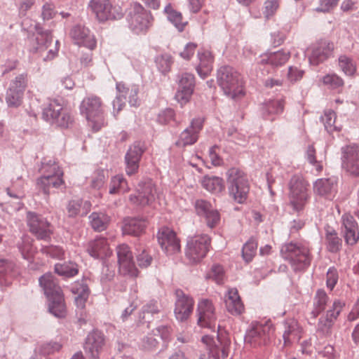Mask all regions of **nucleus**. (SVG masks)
Segmentation results:
<instances>
[{"label": "nucleus", "mask_w": 359, "mask_h": 359, "mask_svg": "<svg viewBox=\"0 0 359 359\" xmlns=\"http://www.w3.org/2000/svg\"><path fill=\"white\" fill-rule=\"evenodd\" d=\"M344 306V303L335 300L332 309L327 310L326 313L320 318L318 330L323 334H329Z\"/></svg>", "instance_id": "6ab92c4d"}, {"label": "nucleus", "mask_w": 359, "mask_h": 359, "mask_svg": "<svg viewBox=\"0 0 359 359\" xmlns=\"http://www.w3.org/2000/svg\"><path fill=\"white\" fill-rule=\"evenodd\" d=\"M302 330L296 320H287L285 323V331L283 335L284 346H287L294 341H299L302 337Z\"/></svg>", "instance_id": "7c9ffc66"}, {"label": "nucleus", "mask_w": 359, "mask_h": 359, "mask_svg": "<svg viewBox=\"0 0 359 359\" xmlns=\"http://www.w3.org/2000/svg\"><path fill=\"white\" fill-rule=\"evenodd\" d=\"M341 233L348 245H355L359 240V229L353 216L344 214L341 217Z\"/></svg>", "instance_id": "aec40b11"}, {"label": "nucleus", "mask_w": 359, "mask_h": 359, "mask_svg": "<svg viewBox=\"0 0 359 359\" xmlns=\"http://www.w3.org/2000/svg\"><path fill=\"white\" fill-rule=\"evenodd\" d=\"M41 251L43 254H46L51 257L57 258V259H63L64 258V250L58 246H45L41 249Z\"/></svg>", "instance_id": "4d7b16f0"}, {"label": "nucleus", "mask_w": 359, "mask_h": 359, "mask_svg": "<svg viewBox=\"0 0 359 359\" xmlns=\"http://www.w3.org/2000/svg\"><path fill=\"white\" fill-rule=\"evenodd\" d=\"M194 90L191 88H182L179 87L176 94L175 100L182 107L189 102Z\"/></svg>", "instance_id": "6e6d98bb"}, {"label": "nucleus", "mask_w": 359, "mask_h": 359, "mask_svg": "<svg viewBox=\"0 0 359 359\" xmlns=\"http://www.w3.org/2000/svg\"><path fill=\"white\" fill-rule=\"evenodd\" d=\"M290 57V53L283 50L274 53H267L260 56L261 65H270L273 67H278L285 64Z\"/></svg>", "instance_id": "2f4dec72"}, {"label": "nucleus", "mask_w": 359, "mask_h": 359, "mask_svg": "<svg viewBox=\"0 0 359 359\" xmlns=\"http://www.w3.org/2000/svg\"><path fill=\"white\" fill-rule=\"evenodd\" d=\"M197 311L198 325L201 327L215 330L217 318L215 309L212 303L208 299L201 300L198 304Z\"/></svg>", "instance_id": "2eb2a0df"}, {"label": "nucleus", "mask_w": 359, "mask_h": 359, "mask_svg": "<svg viewBox=\"0 0 359 359\" xmlns=\"http://www.w3.org/2000/svg\"><path fill=\"white\" fill-rule=\"evenodd\" d=\"M57 15L55 6L51 3H46L42 6L41 17L43 20L53 19Z\"/></svg>", "instance_id": "e2e57ef3"}, {"label": "nucleus", "mask_w": 359, "mask_h": 359, "mask_svg": "<svg viewBox=\"0 0 359 359\" xmlns=\"http://www.w3.org/2000/svg\"><path fill=\"white\" fill-rule=\"evenodd\" d=\"M341 167L349 175L359 176V146L350 144L342 148Z\"/></svg>", "instance_id": "4468645a"}, {"label": "nucleus", "mask_w": 359, "mask_h": 359, "mask_svg": "<svg viewBox=\"0 0 359 359\" xmlns=\"http://www.w3.org/2000/svg\"><path fill=\"white\" fill-rule=\"evenodd\" d=\"M158 241L161 248L168 255L175 254L180 250V240L174 231L168 227H162L158 233Z\"/></svg>", "instance_id": "dca6fc26"}, {"label": "nucleus", "mask_w": 359, "mask_h": 359, "mask_svg": "<svg viewBox=\"0 0 359 359\" xmlns=\"http://www.w3.org/2000/svg\"><path fill=\"white\" fill-rule=\"evenodd\" d=\"M313 191L318 195L332 199L337 193V184L332 179H318L313 184Z\"/></svg>", "instance_id": "c756f323"}, {"label": "nucleus", "mask_w": 359, "mask_h": 359, "mask_svg": "<svg viewBox=\"0 0 359 359\" xmlns=\"http://www.w3.org/2000/svg\"><path fill=\"white\" fill-rule=\"evenodd\" d=\"M334 49V45L327 41H320L312 48L309 60L317 65L328 58Z\"/></svg>", "instance_id": "a878e982"}, {"label": "nucleus", "mask_w": 359, "mask_h": 359, "mask_svg": "<svg viewBox=\"0 0 359 359\" xmlns=\"http://www.w3.org/2000/svg\"><path fill=\"white\" fill-rule=\"evenodd\" d=\"M210 239L207 235H196L190 238L187 244L186 257L191 263L201 262L208 252Z\"/></svg>", "instance_id": "f8f14e48"}, {"label": "nucleus", "mask_w": 359, "mask_h": 359, "mask_svg": "<svg viewBox=\"0 0 359 359\" xmlns=\"http://www.w3.org/2000/svg\"><path fill=\"white\" fill-rule=\"evenodd\" d=\"M290 205L296 212L302 210L310 198L309 184L301 175H294L288 183Z\"/></svg>", "instance_id": "39448f33"}, {"label": "nucleus", "mask_w": 359, "mask_h": 359, "mask_svg": "<svg viewBox=\"0 0 359 359\" xmlns=\"http://www.w3.org/2000/svg\"><path fill=\"white\" fill-rule=\"evenodd\" d=\"M92 227L98 231L104 230L109 222V217L102 212H93L90 216Z\"/></svg>", "instance_id": "4c0bfd02"}, {"label": "nucleus", "mask_w": 359, "mask_h": 359, "mask_svg": "<svg viewBox=\"0 0 359 359\" xmlns=\"http://www.w3.org/2000/svg\"><path fill=\"white\" fill-rule=\"evenodd\" d=\"M153 16L139 4H134L129 14L130 28L137 34H146L153 24Z\"/></svg>", "instance_id": "1a4fd4ad"}, {"label": "nucleus", "mask_w": 359, "mask_h": 359, "mask_svg": "<svg viewBox=\"0 0 359 359\" xmlns=\"http://www.w3.org/2000/svg\"><path fill=\"white\" fill-rule=\"evenodd\" d=\"M336 114L331 109L325 110L324 115L322 116V121L324 123L325 129L332 133L335 130H340L341 126L336 123Z\"/></svg>", "instance_id": "a19ab883"}, {"label": "nucleus", "mask_w": 359, "mask_h": 359, "mask_svg": "<svg viewBox=\"0 0 359 359\" xmlns=\"http://www.w3.org/2000/svg\"><path fill=\"white\" fill-rule=\"evenodd\" d=\"M274 331V326L270 320L264 323L253 322L245 336V343L253 348L265 345Z\"/></svg>", "instance_id": "6e6552de"}, {"label": "nucleus", "mask_w": 359, "mask_h": 359, "mask_svg": "<svg viewBox=\"0 0 359 359\" xmlns=\"http://www.w3.org/2000/svg\"><path fill=\"white\" fill-rule=\"evenodd\" d=\"M147 226V222L137 218H128L124 220L123 232L125 234L139 236Z\"/></svg>", "instance_id": "72a5a7b5"}, {"label": "nucleus", "mask_w": 359, "mask_h": 359, "mask_svg": "<svg viewBox=\"0 0 359 359\" xmlns=\"http://www.w3.org/2000/svg\"><path fill=\"white\" fill-rule=\"evenodd\" d=\"M117 256L118 263L122 262V260L131 261L133 260L132 252L127 245H120L117 248Z\"/></svg>", "instance_id": "052dcab7"}, {"label": "nucleus", "mask_w": 359, "mask_h": 359, "mask_svg": "<svg viewBox=\"0 0 359 359\" xmlns=\"http://www.w3.org/2000/svg\"><path fill=\"white\" fill-rule=\"evenodd\" d=\"M27 223L30 231L37 238L42 240L50 238L52 231L50 229V224L46 220L40 218L33 212H28Z\"/></svg>", "instance_id": "412c9836"}, {"label": "nucleus", "mask_w": 359, "mask_h": 359, "mask_svg": "<svg viewBox=\"0 0 359 359\" xmlns=\"http://www.w3.org/2000/svg\"><path fill=\"white\" fill-rule=\"evenodd\" d=\"M128 190V184L122 175L114 176L110 183L109 194H114Z\"/></svg>", "instance_id": "a18cd8bd"}, {"label": "nucleus", "mask_w": 359, "mask_h": 359, "mask_svg": "<svg viewBox=\"0 0 359 359\" xmlns=\"http://www.w3.org/2000/svg\"><path fill=\"white\" fill-rule=\"evenodd\" d=\"M48 299V308L51 313L56 317L62 318L66 314V305L60 287L55 282L51 273H46L39 279Z\"/></svg>", "instance_id": "f03ea898"}, {"label": "nucleus", "mask_w": 359, "mask_h": 359, "mask_svg": "<svg viewBox=\"0 0 359 359\" xmlns=\"http://www.w3.org/2000/svg\"><path fill=\"white\" fill-rule=\"evenodd\" d=\"M201 342L205 345L210 354L215 359L226 358L229 355V346L223 344L221 349L216 345L214 337L210 335H204L201 339Z\"/></svg>", "instance_id": "473e14b6"}, {"label": "nucleus", "mask_w": 359, "mask_h": 359, "mask_svg": "<svg viewBox=\"0 0 359 359\" xmlns=\"http://www.w3.org/2000/svg\"><path fill=\"white\" fill-rule=\"evenodd\" d=\"M104 345V337L102 333L93 331L87 336L84 350L86 355L90 358H97Z\"/></svg>", "instance_id": "5701e85b"}, {"label": "nucleus", "mask_w": 359, "mask_h": 359, "mask_svg": "<svg viewBox=\"0 0 359 359\" xmlns=\"http://www.w3.org/2000/svg\"><path fill=\"white\" fill-rule=\"evenodd\" d=\"M45 174L36 181V186L47 197L50 194V187L59 188L65 184L64 172L57 163L50 161L43 168Z\"/></svg>", "instance_id": "0eeeda50"}, {"label": "nucleus", "mask_w": 359, "mask_h": 359, "mask_svg": "<svg viewBox=\"0 0 359 359\" xmlns=\"http://www.w3.org/2000/svg\"><path fill=\"white\" fill-rule=\"evenodd\" d=\"M179 87L182 88H194V76L192 74L184 73L182 75L179 82Z\"/></svg>", "instance_id": "338daca9"}, {"label": "nucleus", "mask_w": 359, "mask_h": 359, "mask_svg": "<svg viewBox=\"0 0 359 359\" xmlns=\"http://www.w3.org/2000/svg\"><path fill=\"white\" fill-rule=\"evenodd\" d=\"M203 218L207 226L210 229H213L217 226L220 222V214L217 210L214 208Z\"/></svg>", "instance_id": "13d9d810"}, {"label": "nucleus", "mask_w": 359, "mask_h": 359, "mask_svg": "<svg viewBox=\"0 0 359 359\" xmlns=\"http://www.w3.org/2000/svg\"><path fill=\"white\" fill-rule=\"evenodd\" d=\"M83 201L81 200H72L69 201L67 210L69 217H75L78 215L81 209L83 210L82 214L86 215L90 208V203L88 201H85L83 204Z\"/></svg>", "instance_id": "c9c22d12"}, {"label": "nucleus", "mask_w": 359, "mask_h": 359, "mask_svg": "<svg viewBox=\"0 0 359 359\" xmlns=\"http://www.w3.org/2000/svg\"><path fill=\"white\" fill-rule=\"evenodd\" d=\"M304 72L297 67H290L287 74L288 81L294 83L302 79Z\"/></svg>", "instance_id": "0e129e2a"}, {"label": "nucleus", "mask_w": 359, "mask_h": 359, "mask_svg": "<svg viewBox=\"0 0 359 359\" xmlns=\"http://www.w3.org/2000/svg\"><path fill=\"white\" fill-rule=\"evenodd\" d=\"M156 190L154 186L151 183H146L142 191L138 194L131 195L130 200L135 204L140 205H151L156 199Z\"/></svg>", "instance_id": "cd10ccee"}, {"label": "nucleus", "mask_w": 359, "mask_h": 359, "mask_svg": "<svg viewBox=\"0 0 359 359\" xmlns=\"http://www.w3.org/2000/svg\"><path fill=\"white\" fill-rule=\"evenodd\" d=\"M144 150L140 143L132 145L126 154V173L128 175H133L137 172L139 161Z\"/></svg>", "instance_id": "393cba45"}, {"label": "nucleus", "mask_w": 359, "mask_h": 359, "mask_svg": "<svg viewBox=\"0 0 359 359\" xmlns=\"http://www.w3.org/2000/svg\"><path fill=\"white\" fill-rule=\"evenodd\" d=\"M323 82L333 89H338L344 86L343 79L335 74L325 76Z\"/></svg>", "instance_id": "5fc2aeb1"}, {"label": "nucleus", "mask_w": 359, "mask_h": 359, "mask_svg": "<svg viewBox=\"0 0 359 359\" xmlns=\"http://www.w3.org/2000/svg\"><path fill=\"white\" fill-rule=\"evenodd\" d=\"M201 184L207 191L214 194L221 193L224 189V180L218 177L205 176Z\"/></svg>", "instance_id": "f704fd0d"}, {"label": "nucleus", "mask_w": 359, "mask_h": 359, "mask_svg": "<svg viewBox=\"0 0 359 359\" xmlns=\"http://www.w3.org/2000/svg\"><path fill=\"white\" fill-rule=\"evenodd\" d=\"M328 299L325 291L321 290L317 291L314 298V312L316 313V316L324 311Z\"/></svg>", "instance_id": "de8ad7c7"}, {"label": "nucleus", "mask_w": 359, "mask_h": 359, "mask_svg": "<svg viewBox=\"0 0 359 359\" xmlns=\"http://www.w3.org/2000/svg\"><path fill=\"white\" fill-rule=\"evenodd\" d=\"M257 243L254 238H250L243 246L242 253L243 259L250 262L256 254Z\"/></svg>", "instance_id": "8fccbe9b"}, {"label": "nucleus", "mask_w": 359, "mask_h": 359, "mask_svg": "<svg viewBox=\"0 0 359 359\" xmlns=\"http://www.w3.org/2000/svg\"><path fill=\"white\" fill-rule=\"evenodd\" d=\"M177 300L175 308V315L180 321L186 320L192 313L194 300L184 294L182 290L176 291Z\"/></svg>", "instance_id": "4be33fe9"}, {"label": "nucleus", "mask_w": 359, "mask_h": 359, "mask_svg": "<svg viewBox=\"0 0 359 359\" xmlns=\"http://www.w3.org/2000/svg\"><path fill=\"white\" fill-rule=\"evenodd\" d=\"M325 243L327 250L332 252H337L341 247V240L339 238L337 233L334 230L327 231Z\"/></svg>", "instance_id": "c03bdc74"}, {"label": "nucleus", "mask_w": 359, "mask_h": 359, "mask_svg": "<svg viewBox=\"0 0 359 359\" xmlns=\"http://www.w3.org/2000/svg\"><path fill=\"white\" fill-rule=\"evenodd\" d=\"M229 196L237 203H245L250 192V183L246 174L236 168L226 173Z\"/></svg>", "instance_id": "7ed1b4c3"}, {"label": "nucleus", "mask_w": 359, "mask_h": 359, "mask_svg": "<svg viewBox=\"0 0 359 359\" xmlns=\"http://www.w3.org/2000/svg\"><path fill=\"white\" fill-rule=\"evenodd\" d=\"M284 103L282 100L271 101L266 104L269 114H278L283 111Z\"/></svg>", "instance_id": "774afa93"}, {"label": "nucleus", "mask_w": 359, "mask_h": 359, "mask_svg": "<svg viewBox=\"0 0 359 359\" xmlns=\"http://www.w3.org/2000/svg\"><path fill=\"white\" fill-rule=\"evenodd\" d=\"M55 271L60 276L69 278L78 273V267L77 264L73 262L57 264L55 266Z\"/></svg>", "instance_id": "79ce46f5"}, {"label": "nucleus", "mask_w": 359, "mask_h": 359, "mask_svg": "<svg viewBox=\"0 0 359 359\" xmlns=\"http://www.w3.org/2000/svg\"><path fill=\"white\" fill-rule=\"evenodd\" d=\"M283 257L288 260L294 270H302L311 262L309 250L294 243H288L281 250Z\"/></svg>", "instance_id": "9b49d317"}, {"label": "nucleus", "mask_w": 359, "mask_h": 359, "mask_svg": "<svg viewBox=\"0 0 359 359\" xmlns=\"http://www.w3.org/2000/svg\"><path fill=\"white\" fill-rule=\"evenodd\" d=\"M80 111L93 131L97 132L106 125L102 102L99 97L90 95L85 97L81 103Z\"/></svg>", "instance_id": "20e7f679"}, {"label": "nucleus", "mask_w": 359, "mask_h": 359, "mask_svg": "<svg viewBox=\"0 0 359 359\" xmlns=\"http://www.w3.org/2000/svg\"><path fill=\"white\" fill-rule=\"evenodd\" d=\"M224 302L227 311L232 315H240L245 310L244 304L236 288H231L228 290L225 295Z\"/></svg>", "instance_id": "bb28decb"}, {"label": "nucleus", "mask_w": 359, "mask_h": 359, "mask_svg": "<svg viewBox=\"0 0 359 359\" xmlns=\"http://www.w3.org/2000/svg\"><path fill=\"white\" fill-rule=\"evenodd\" d=\"M339 279L337 269L334 267L330 268L327 273L326 285L327 288L332 290Z\"/></svg>", "instance_id": "69168bd1"}, {"label": "nucleus", "mask_w": 359, "mask_h": 359, "mask_svg": "<svg viewBox=\"0 0 359 359\" xmlns=\"http://www.w3.org/2000/svg\"><path fill=\"white\" fill-rule=\"evenodd\" d=\"M165 11L169 21L171 22L180 32L183 31L187 25V22L183 20L182 13L174 10L170 6H167L165 8Z\"/></svg>", "instance_id": "e433bc0d"}, {"label": "nucleus", "mask_w": 359, "mask_h": 359, "mask_svg": "<svg viewBox=\"0 0 359 359\" xmlns=\"http://www.w3.org/2000/svg\"><path fill=\"white\" fill-rule=\"evenodd\" d=\"M86 250L91 257L96 259H105L112 255V250L107 240L102 237L90 241Z\"/></svg>", "instance_id": "b1692460"}, {"label": "nucleus", "mask_w": 359, "mask_h": 359, "mask_svg": "<svg viewBox=\"0 0 359 359\" xmlns=\"http://www.w3.org/2000/svg\"><path fill=\"white\" fill-rule=\"evenodd\" d=\"M280 0H266L262 7V14L266 20L273 18L280 8Z\"/></svg>", "instance_id": "49530a36"}, {"label": "nucleus", "mask_w": 359, "mask_h": 359, "mask_svg": "<svg viewBox=\"0 0 359 359\" xmlns=\"http://www.w3.org/2000/svg\"><path fill=\"white\" fill-rule=\"evenodd\" d=\"M196 213L199 216L205 217L212 210L214 209L212 204L204 199H197L194 204Z\"/></svg>", "instance_id": "09e8293b"}, {"label": "nucleus", "mask_w": 359, "mask_h": 359, "mask_svg": "<svg viewBox=\"0 0 359 359\" xmlns=\"http://www.w3.org/2000/svg\"><path fill=\"white\" fill-rule=\"evenodd\" d=\"M43 118L51 125L61 128H67L72 126L74 116L69 109L63 107L57 100L50 101L43 111Z\"/></svg>", "instance_id": "423d86ee"}, {"label": "nucleus", "mask_w": 359, "mask_h": 359, "mask_svg": "<svg viewBox=\"0 0 359 359\" xmlns=\"http://www.w3.org/2000/svg\"><path fill=\"white\" fill-rule=\"evenodd\" d=\"M106 175L104 170H97L92 178L91 187L96 189L102 188L105 182Z\"/></svg>", "instance_id": "680f3d73"}, {"label": "nucleus", "mask_w": 359, "mask_h": 359, "mask_svg": "<svg viewBox=\"0 0 359 359\" xmlns=\"http://www.w3.org/2000/svg\"><path fill=\"white\" fill-rule=\"evenodd\" d=\"M27 82L26 74H20L10 81L5 96L6 102L9 107L17 108L22 104Z\"/></svg>", "instance_id": "ddd939ff"}, {"label": "nucleus", "mask_w": 359, "mask_h": 359, "mask_svg": "<svg viewBox=\"0 0 359 359\" xmlns=\"http://www.w3.org/2000/svg\"><path fill=\"white\" fill-rule=\"evenodd\" d=\"M88 8L100 22L118 20L123 16L121 8L114 6L110 0H90Z\"/></svg>", "instance_id": "9d476101"}, {"label": "nucleus", "mask_w": 359, "mask_h": 359, "mask_svg": "<svg viewBox=\"0 0 359 359\" xmlns=\"http://www.w3.org/2000/svg\"><path fill=\"white\" fill-rule=\"evenodd\" d=\"M199 64L196 67V71L201 78H205L210 74L212 70L214 56L208 50H201L198 53Z\"/></svg>", "instance_id": "c85d7f7f"}, {"label": "nucleus", "mask_w": 359, "mask_h": 359, "mask_svg": "<svg viewBox=\"0 0 359 359\" xmlns=\"http://www.w3.org/2000/svg\"><path fill=\"white\" fill-rule=\"evenodd\" d=\"M339 66L341 70L347 76H353L357 70L355 62L346 55L339 57Z\"/></svg>", "instance_id": "37998d69"}, {"label": "nucleus", "mask_w": 359, "mask_h": 359, "mask_svg": "<svg viewBox=\"0 0 359 359\" xmlns=\"http://www.w3.org/2000/svg\"><path fill=\"white\" fill-rule=\"evenodd\" d=\"M35 39L36 43L34 46L35 51L41 55L43 60H51L56 57L58 51L57 47L47 50L52 42V36L49 32L38 31Z\"/></svg>", "instance_id": "a211bd4d"}, {"label": "nucleus", "mask_w": 359, "mask_h": 359, "mask_svg": "<svg viewBox=\"0 0 359 359\" xmlns=\"http://www.w3.org/2000/svg\"><path fill=\"white\" fill-rule=\"evenodd\" d=\"M218 83L224 94L233 100H240L245 95L243 78L231 67L224 66L219 69Z\"/></svg>", "instance_id": "f257e3e1"}, {"label": "nucleus", "mask_w": 359, "mask_h": 359, "mask_svg": "<svg viewBox=\"0 0 359 359\" xmlns=\"http://www.w3.org/2000/svg\"><path fill=\"white\" fill-rule=\"evenodd\" d=\"M197 139L198 135L191 132L189 128H187L181 133L180 139L177 142V144L179 147L193 144L196 142Z\"/></svg>", "instance_id": "864d4df0"}, {"label": "nucleus", "mask_w": 359, "mask_h": 359, "mask_svg": "<svg viewBox=\"0 0 359 359\" xmlns=\"http://www.w3.org/2000/svg\"><path fill=\"white\" fill-rule=\"evenodd\" d=\"M119 272L124 276H129L131 277H137L138 275V270L136 268L133 260L125 261L118 263Z\"/></svg>", "instance_id": "603ef678"}, {"label": "nucleus", "mask_w": 359, "mask_h": 359, "mask_svg": "<svg viewBox=\"0 0 359 359\" xmlns=\"http://www.w3.org/2000/svg\"><path fill=\"white\" fill-rule=\"evenodd\" d=\"M306 158L309 162L312 164L317 172L320 173L323 170V165L320 161L316 159V149L313 146H309L306 151Z\"/></svg>", "instance_id": "bf43d9fd"}, {"label": "nucleus", "mask_w": 359, "mask_h": 359, "mask_svg": "<svg viewBox=\"0 0 359 359\" xmlns=\"http://www.w3.org/2000/svg\"><path fill=\"white\" fill-rule=\"evenodd\" d=\"M206 278L217 284H223L226 280V272L223 266L219 264H213L207 273Z\"/></svg>", "instance_id": "58836bf2"}, {"label": "nucleus", "mask_w": 359, "mask_h": 359, "mask_svg": "<svg viewBox=\"0 0 359 359\" xmlns=\"http://www.w3.org/2000/svg\"><path fill=\"white\" fill-rule=\"evenodd\" d=\"M70 35L76 44L93 50L97 46V40L90 30L81 25H76L71 30Z\"/></svg>", "instance_id": "f3484780"}, {"label": "nucleus", "mask_w": 359, "mask_h": 359, "mask_svg": "<svg viewBox=\"0 0 359 359\" xmlns=\"http://www.w3.org/2000/svg\"><path fill=\"white\" fill-rule=\"evenodd\" d=\"M15 264L6 259H0V282L13 275Z\"/></svg>", "instance_id": "3c124183"}, {"label": "nucleus", "mask_w": 359, "mask_h": 359, "mask_svg": "<svg viewBox=\"0 0 359 359\" xmlns=\"http://www.w3.org/2000/svg\"><path fill=\"white\" fill-rule=\"evenodd\" d=\"M32 242L33 240L31 238L24 236L22 243L19 245V250L22 257L27 260L32 259L36 252V248L33 246Z\"/></svg>", "instance_id": "ea45409f"}]
</instances>
